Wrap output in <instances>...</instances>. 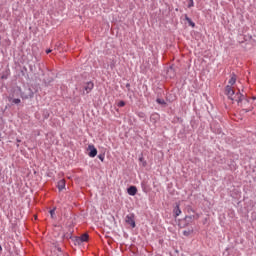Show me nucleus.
<instances>
[{
  "mask_svg": "<svg viewBox=\"0 0 256 256\" xmlns=\"http://www.w3.org/2000/svg\"><path fill=\"white\" fill-rule=\"evenodd\" d=\"M244 103H249V100H244Z\"/></svg>",
  "mask_w": 256,
  "mask_h": 256,
  "instance_id": "obj_21",
  "label": "nucleus"
},
{
  "mask_svg": "<svg viewBox=\"0 0 256 256\" xmlns=\"http://www.w3.org/2000/svg\"><path fill=\"white\" fill-rule=\"evenodd\" d=\"M17 143H21V140L17 139Z\"/></svg>",
  "mask_w": 256,
  "mask_h": 256,
  "instance_id": "obj_22",
  "label": "nucleus"
},
{
  "mask_svg": "<svg viewBox=\"0 0 256 256\" xmlns=\"http://www.w3.org/2000/svg\"><path fill=\"white\" fill-rule=\"evenodd\" d=\"M252 99H254V100H255V99H256V97H253Z\"/></svg>",
  "mask_w": 256,
  "mask_h": 256,
  "instance_id": "obj_25",
  "label": "nucleus"
},
{
  "mask_svg": "<svg viewBox=\"0 0 256 256\" xmlns=\"http://www.w3.org/2000/svg\"><path fill=\"white\" fill-rule=\"evenodd\" d=\"M169 73L174 74L173 66H171V67L168 69V75H169Z\"/></svg>",
  "mask_w": 256,
  "mask_h": 256,
  "instance_id": "obj_17",
  "label": "nucleus"
},
{
  "mask_svg": "<svg viewBox=\"0 0 256 256\" xmlns=\"http://www.w3.org/2000/svg\"><path fill=\"white\" fill-rule=\"evenodd\" d=\"M58 189L59 191H63V189H65V180L62 179L58 182Z\"/></svg>",
  "mask_w": 256,
  "mask_h": 256,
  "instance_id": "obj_7",
  "label": "nucleus"
},
{
  "mask_svg": "<svg viewBox=\"0 0 256 256\" xmlns=\"http://www.w3.org/2000/svg\"><path fill=\"white\" fill-rule=\"evenodd\" d=\"M50 215H51V218L53 219V217L55 215V209L50 210Z\"/></svg>",
  "mask_w": 256,
  "mask_h": 256,
  "instance_id": "obj_16",
  "label": "nucleus"
},
{
  "mask_svg": "<svg viewBox=\"0 0 256 256\" xmlns=\"http://www.w3.org/2000/svg\"><path fill=\"white\" fill-rule=\"evenodd\" d=\"M153 117L157 119L159 117V114H152L151 119H153Z\"/></svg>",
  "mask_w": 256,
  "mask_h": 256,
  "instance_id": "obj_19",
  "label": "nucleus"
},
{
  "mask_svg": "<svg viewBox=\"0 0 256 256\" xmlns=\"http://www.w3.org/2000/svg\"><path fill=\"white\" fill-rule=\"evenodd\" d=\"M118 107H125V101L118 102Z\"/></svg>",
  "mask_w": 256,
  "mask_h": 256,
  "instance_id": "obj_14",
  "label": "nucleus"
},
{
  "mask_svg": "<svg viewBox=\"0 0 256 256\" xmlns=\"http://www.w3.org/2000/svg\"><path fill=\"white\" fill-rule=\"evenodd\" d=\"M127 193H128V195H131L132 197H134V195H137V187L136 186H130L127 189Z\"/></svg>",
  "mask_w": 256,
  "mask_h": 256,
  "instance_id": "obj_6",
  "label": "nucleus"
},
{
  "mask_svg": "<svg viewBox=\"0 0 256 256\" xmlns=\"http://www.w3.org/2000/svg\"><path fill=\"white\" fill-rule=\"evenodd\" d=\"M93 87H95V84H93V82H87L84 86V90L86 91V93H91V91H93Z\"/></svg>",
  "mask_w": 256,
  "mask_h": 256,
  "instance_id": "obj_5",
  "label": "nucleus"
},
{
  "mask_svg": "<svg viewBox=\"0 0 256 256\" xmlns=\"http://www.w3.org/2000/svg\"><path fill=\"white\" fill-rule=\"evenodd\" d=\"M235 83H237V75L232 74L228 82L229 85L225 88V95H227L231 101H236L240 107H243V99H245V96L239 92L235 94V90H233V85H235Z\"/></svg>",
  "mask_w": 256,
  "mask_h": 256,
  "instance_id": "obj_1",
  "label": "nucleus"
},
{
  "mask_svg": "<svg viewBox=\"0 0 256 256\" xmlns=\"http://www.w3.org/2000/svg\"><path fill=\"white\" fill-rule=\"evenodd\" d=\"M12 103H14V105H19V103H21V99L14 98V99H12Z\"/></svg>",
  "mask_w": 256,
  "mask_h": 256,
  "instance_id": "obj_10",
  "label": "nucleus"
},
{
  "mask_svg": "<svg viewBox=\"0 0 256 256\" xmlns=\"http://www.w3.org/2000/svg\"><path fill=\"white\" fill-rule=\"evenodd\" d=\"M51 51H53V50H51V49L46 50L47 55H49V53H51Z\"/></svg>",
  "mask_w": 256,
  "mask_h": 256,
  "instance_id": "obj_20",
  "label": "nucleus"
},
{
  "mask_svg": "<svg viewBox=\"0 0 256 256\" xmlns=\"http://www.w3.org/2000/svg\"><path fill=\"white\" fill-rule=\"evenodd\" d=\"M175 217H179L181 215V208H179V205H177L174 209Z\"/></svg>",
  "mask_w": 256,
  "mask_h": 256,
  "instance_id": "obj_8",
  "label": "nucleus"
},
{
  "mask_svg": "<svg viewBox=\"0 0 256 256\" xmlns=\"http://www.w3.org/2000/svg\"><path fill=\"white\" fill-rule=\"evenodd\" d=\"M88 151H90L89 153H88V155H89V157H97V148H95V145H93V144H90L89 146H88Z\"/></svg>",
  "mask_w": 256,
  "mask_h": 256,
  "instance_id": "obj_2",
  "label": "nucleus"
},
{
  "mask_svg": "<svg viewBox=\"0 0 256 256\" xmlns=\"http://www.w3.org/2000/svg\"><path fill=\"white\" fill-rule=\"evenodd\" d=\"M195 3L193 2V0H189V3H188V7L189 9H191V7H194Z\"/></svg>",
  "mask_w": 256,
  "mask_h": 256,
  "instance_id": "obj_13",
  "label": "nucleus"
},
{
  "mask_svg": "<svg viewBox=\"0 0 256 256\" xmlns=\"http://www.w3.org/2000/svg\"><path fill=\"white\" fill-rule=\"evenodd\" d=\"M156 102L159 104V105H165V100L161 99V98H157Z\"/></svg>",
  "mask_w": 256,
  "mask_h": 256,
  "instance_id": "obj_11",
  "label": "nucleus"
},
{
  "mask_svg": "<svg viewBox=\"0 0 256 256\" xmlns=\"http://www.w3.org/2000/svg\"><path fill=\"white\" fill-rule=\"evenodd\" d=\"M0 251H3V248L1 247V245H0Z\"/></svg>",
  "mask_w": 256,
  "mask_h": 256,
  "instance_id": "obj_23",
  "label": "nucleus"
},
{
  "mask_svg": "<svg viewBox=\"0 0 256 256\" xmlns=\"http://www.w3.org/2000/svg\"><path fill=\"white\" fill-rule=\"evenodd\" d=\"M98 159H100V161H105V156L104 155H98Z\"/></svg>",
  "mask_w": 256,
  "mask_h": 256,
  "instance_id": "obj_15",
  "label": "nucleus"
},
{
  "mask_svg": "<svg viewBox=\"0 0 256 256\" xmlns=\"http://www.w3.org/2000/svg\"><path fill=\"white\" fill-rule=\"evenodd\" d=\"M3 183H5V178L2 179Z\"/></svg>",
  "mask_w": 256,
  "mask_h": 256,
  "instance_id": "obj_24",
  "label": "nucleus"
},
{
  "mask_svg": "<svg viewBox=\"0 0 256 256\" xmlns=\"http://www.w3.org/2000/svg\"><path fill=\"white\" fill-rule=\"evenodd\" d=\"M186 21H188V23H190L191 27H195V24L193 23V21H191V19L189 17H186Z\"/></svg>",
  "mask_w": 256,
  "mask_h": 256,
  "instance_id": "obj_12",
  "label": "nucleus"
},
{
  "mask_svg": "<svg viewBox=\"0 0 256 256\" xmlns=\"http://www.w3.org/2000/svg\"><path fill=\"white\" fill-rule=\"evenodd\" d=\"M191 233H193V230H184L183 231V235H185V237H189V235H191Z\"/></svg>",
  "mask_w": 256,
  "mask_h": 256,
  "instance_id": "obj_9",
  "label": "nucleus"
},
{
  "mask_svg": "<svg viewBox=\"0 0 256 256\" xmlns=\"http://www.w3.org/2000/svg\"><path fill=\"white\" fill-rule=\"evenodd\" d=\"M126 223H128V225H131L132 229H135V218L133 217V215L126 216Z\"/></svg>",
  "mask_w": 256,
  "mask_h": 256,
  "instance_id": "obj_4",
  "label": "nucleus"
},
{
  "mask_svg": "<svg viewBox=\"0 0 256 256\" xmlns=\"http://www.w3.org/2000/svg\"><path fill=\"white\" fill-rule=\"evenodd\" d=\"M55 249H56V251H58V253H59L57 256H60V255H61V248L56 247Z\"/></svg>",
  "mask_w": 256,
  "mask_h": 256,
  "instance_id": "obj_18",
  "label": "nucleus"
},
{
  "mask_svg": "<svg viewBox=\"0 0 256 256\" xmlns=\"http://www.w3.org/2000/svg\"><path fill=\"white\" fill-rule=\"evenodd\" d=\"M89 241V234H83L82 236L76 238V243L81 244V243H87Z\"/></svg>",
  "mask_w": 256,
  "mask_h": 256,
  "instance_id": "obj_3",
  "label": "nucleus"
}]
</instances>
